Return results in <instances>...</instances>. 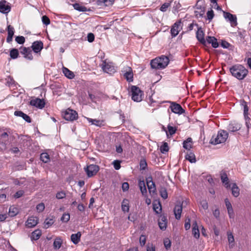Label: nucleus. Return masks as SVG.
Returning <instances> with one entry per match:
<instances>
[{"label": "nucleus", "mask_w": 251, "mask_h": 251, "mask_svg": "<svg viewBox=\"0 0 251 251\" xmlns=\"http://www.w3.org/2000/svg\"><path fill=\"white\" fill-rule=\"evenodd\" d=\"M232 75L239 80L243 79L247 75L248 71L242 65L237 64L229 69Z\"/></svg>", "instance_id": "obj_1"}, {"label": "nucleus", "mask_w": 251, "mask_h": 251, "mask_svg": "<svg viewBox=\"0 0 251 251\" xmlns=\"http://www.w3.org/2000/svg\"><path fill=\"white\" fill-rule=\"evenodd\" d=\"M169 63V58L167 56L161 55L152 59L151 62V66L153 69H163L167 66Z\"/></svg>", "instance_id": "obj_2"}, {"label": "nucleus", "mask_w": 251, "mask_h": 251, "mask_svg": "<svg viewBox=\"0 0 251 251\" xmlns=\"http://www.w3.org/2000/svg\"><path fill=\"white\" fill-rule=\"evenodd\" d=\"M228 136L227 132L224 130H221L218 131L216 135H213L210 141L211 144L217 145L225 143Z\"/></svg>", "instance_id": "obj_3"}, {"label": "nucleus", "mask_w": 251, "mask_h": 251, "mask_svg": "<svg viewBox=\"0 0 251 251\" xmlns=\"http://www.w3.org/2000/svg\"><path fill=\"white\" fill-rule=\"evenodd\" d=\"M8 129L0 128V150H5L8 141V136L10 134Z\"/></svg>", "instance_id": "obj_4"}, {"label": "nucleus", "mask_w": 251, "mask_h": 251, "mask_svg": "<svg viewBox=\"0 0 251 251\" xmlns=\"http://www.w3.org/2000/svg\"><path fill=\"white\" fill-rule=\"evenodd\" d=\"M130 92L131 93V99L133 100L140 102L142 100L143 93L139 87L136 86H132Z\"/></svg>", "instance_id": "obj_5"}, {"label": "nucleus", "mask_w": 251, "mask_h": 251, "mask_svg": "<svg viewBox=\"0 0 251 251\" xmlns=\"http://www.w3.org/2000/svg\"><path fill=\"white\" fill-rule=\"evenodd\" d=\"M78 118L77 113L74 110L68 108L64 111V119L67 121H73Z\"/></svg>", "instance_id": "obj_6"}, {"label": "nucleus", "mask_w": 251, "mask_h": 251, "mask_svg": "<svg viewBox=\"0 0 251 251\" xmlns=\"http://www.w3.org/2000/svg\"><path fill=\"white\" fill-rule=\"evenodd\" d=\"M87 176L89 177H92L97 174L100 170L99 166L97 165L91 164L84 168Z\"/></svg>", "instance_id": "obj_7"}, {"label": "nucleus", "mask_w": 251, "mask_h": 251, "mask_svg": "<svg viewBox=\"0 0 251 251\" xmlns=\"http://www.w3.org/2000/svg\"><path fill=\"white\" fill-rule=\"evenodd\" d=\"M101 68L104 72L110 75L116 72L115 68L112 63L103 61L101 64Z\"/></svg>", "instance_id": "obj_8"}, {"label": "nucleus", "mask_w": 251, "mask_h": 251, "mask_svg": "<svg viewBox=\"0 0 251 251\" xmlns=\"http://www.w3.org/2000/svg\"><path fill=\"white\" fill-rule=\"evenodd\" d=\"M122 72L124 77L127 81L132 82L133 81V75L132 70L131 67L126 66L123 68Z\"/></svg>", "instance_id": "obj_9"}, {"label": "nucleus", "mask_w": 251, "mask_h": 251, "mask_svg": "<svg viewBox=\"0 0 251 251\" xmlns=\"http://www.w3.org/2000/svg\"><path fill=\"white\" fill-rule=\"evenodd\" d=\"M223 14L224 18L230 22L232 26H235L237 25V22L236 15L225 11L223 12Z\"/></svg>", "instance_id": "obj_10"}, {"label": "nucleus", "mask_w": 251, "mask_h": 251, "mask_svg": "<svg viewBox=\"0 0 251 251\" xmlns=\"http://www.w3.org/2000/svg\"><path fill=\"white\" fill-rule=\"evenodd\" d=\"M11 8L8 3L5 0L0 1V12L3 14H8L11 11Z\"/></svg>", "instance_id": "obj_11"}, {"label": "nucleus", "mask_w": 251, "mask_h": 251, "mask_svg": "<svg viewBox=\"0 0 251 251\" xmlns=\"http://www.w3.org/2000/svg\"><path fill=\"white\" fill-rule=\"evenodd\" d=\"M30 104L39 109H42L45 107V102L44 99L35 98L30 101Z\"/></svg>", "instance_id": "obj_12"}, {"label": "nucleus", "mask_w": 251, "mask_h": 251, "mask_svg": "<svg viewBox=\"0 0 251 251\" xmlns=\"http://www.w3.org/2000/svg\"><path fill=\"white\" fill-rule=\"evenodd\" d=\"M171 105L170 108L173 112L176 114H181L185 112V110L182 108L181 106L175 102H171Z\"/></svg>", "instance_id": "obj_13"}, {"label": "nucleus", "mask_w": 251, "mask_h": 251, "mask_svg": "<svg viewBox=\"0 0 251 251\" xmlns=\"http://www.w3.org/2000/svg\"><path fill=\"white\" fill-rule=\"evenodd\" d=\"M20 52L24 55V57L29 60L33 59L32 50L29 48L21 47L20 48Z\"/></svg>", "instance_id": "obj_14"}, {"label": "nucleus", "mask_w": 251, "mask_h": 251, "mask_svg": "<svg viewBox=\"0 0 251 251\" xmlns=\"http://www.w3.org/2000/svg\"><path fill=\"white\" fill-rule=\"evenodd\" d=\"M242 125L238 122L233 121L230 122L227 126V129L229 132H234L241 129Z\"/></svg>", "instance_id": "obj_15"}, {"label": "nucleus", "mask_w": 251, "mask_h": 251, "mask_svg": "<svg viewBox=\"0 0 251 251\" xmlns=\"http://www.w3.org/2000/svg\"><path fill=\"white\" fill-rule=\"evenodd\" d=\"M31 48L35 53H40L41 50L43 48V43L41 41H35L32 43Z\"/></svg>", "instance_id": "obj_16"}, {"label": "nucleus", "mask_w": 251, "mask_h": 251, "mask_svg": "<svg viewBox=\"0 0 251 251\" xmlns=\"http://www.w3.org/2000/svg\"><path fill=\"white\" fill-rule=\"evenodd\" d=\"M196 37L201 44L206 46V41L204 38V33L201 27L198 28V30L196 32Z\"/></svg>", "instance_id": "obj_17"}, {"label": "nucleus", "mask_w": 251, "mask_h": 251, "mask_svg": "<svg viewBox=\"0 0 251 251\" xmlns=\"http://www.w3.org/2000/svg\"><path fill=\"white\" fill-rule=\"evenodd\" d=\"M38 219L37 217L31 216L29 217L26 222V226L28 228H31L37 225Z\"/></svg>", "instance_id": "obj_18"}, {"label": "nucleus", "mask_w": 251, "mask_h": 251, "mask_svg": "<svg viewBox=\"0 0 251 251\" xmlns=\"http://www.w3.org/2000/svg\"><path fill=\"white\" fill-rule=\"evenodd\" d=\"M181 25V22L179 21L178 22H176L171 29V33L172 37H176L179 33V31L180 30L179 29V26Z\"/></svg>", "instance_id": "obj_19"}, {"label": "nucleus", "mask_w": 251, "mask_h": 251, "mask_svg": "<svg viewBox=\"0 0 251 251\" xmlns=\"http://www.w3.org/2000/svg\"><path fill=\"white\" fill-rule=\"evenodd\" d=\"M167 218L164 215H161L158 219V225L160 229L165 230L167 227Z\"/></svg>", "instance_id": "obj_20"}, {"label": "nucleus", "mask_w": 251, "mask_h": 251, "mask_svg": "<svg viewBox=\"0 0 251 251\" xmlns=\"http://www.w3.org/2000/svg\"><path fill=\"white\" fill-rule=\"evenodd\" d=\"M182 210V204H177L174 209L175 217L177 220L180 219Z\"/></svg>", "instance_id": "obj_21"}, {"label": "nucleus", "mask_w": 251, "mask_h": 251, "mask_svg": "<svg viewBox=\"0 0 251 251\" xmlns=\"http://www.w3.org/2000/svg\"><path fill=\"white\" fill-rule=\"evenodd\" d=\"M206 43L211 44L214 48H217L219 47V44L217 39L214 37L207 36L206 39Z\"/></svg>", "instance_id": "obj_22"}, {"label": "nucleus", "mask_w": 251, "mask_h": 251, "mask_svg": "<svg viewBox=\"0 0 251 251\" xmlns=\"http://www.w3.org/2000/svg\"><path fill=\"white\" fill-rule=\"evenodd\" d=\"M8 35L6 38V41L8 43H10L13 39V36L14 34V28L10 25L7 26Z\"/></svg>", "instance_id": "obj_23"}, {"label": "nucleus", "mask_w": 251, "mask_h": 251, "mask_svg": "<svg viewBox=\"0 0 251 251\" xmlns=\"http://www.w3.org/2000/svg\"><path fill=\"white\" fill-rule=\"evenodd\" d=\"M192 234L196 239L200 237V231L196 221H195L192 224Z\"/></svg>", "instance_id": "obj_24"}, {"label": "nucleus", "mask_w": 251, "mask_h": 251, "mask_svg": "<svg viewBox=\"0 0 251 251\" xmlns=\"http://www.w3.org/2000/svg\"><path fill=\"white\" fill-rule=\"evenodd\" d=\"M14 115L16 116L22 117L26 122L28 123L31 122V118L30 117L21 111H15Z\"/></svg>", "instance_id": "obj_25"}, {"label": "nucleus", "mask_w": 251, "mask_h": 251, "mask_svg": "<svg viewBox=\"0 0 251 251\" xmlns=\"http://www.w3.org/2000/svg\"><path fill=\"white\" fill-rule=\"evenodd\" d=\"M221 179L223 183L225 184V186L226 188H229L230 185L229 183L228 178L225 172H222L221 173Z\"/></svg>", "instance_id": "obj_26"}, {"label": "nucleus", "mask_w": 251, "mask_h": 251, "mask_svg": "<svg viewBox=\"0 0 251 251\" xmlns=\"http://www.w3.org/2000/svg\"><path fill=\"white\" fill-rule=\"evenodd\" d=\"M81 233L80 232H78L75 234H72L71 236V239L74 244H77L80 241Z\"/></svg>", "instance_id": "obj_27"}, {"label": "nucleus", "mask_w": 251, "mask_h": 251, "mask_svg": "<svg viewBox=\"0 0 251 251\" xmlns=\"http://www.w3.org/2000/svg\"><path fill=\"white\" fill-rule=\"evenodd\" d=\"M138 185L142 195H145L147 194V191L144 181L140 180Z\"/></svg>", "instance_id": "obj_28"}, {"label": "nucleus", "mask_w": 251, "mask_h": 251, "mask_svg": "<svg viewBox=\"0 0 251 251\" xmlns=\"http://www.w3.org/2000/svg\"><path fill=\"white\" fill-rule=\"evenodd\" d=\"M232 194L235 197H237L240 194V190L236 183L232 184L231 187Z\"/></svg>", "instance_id": "obj_29"}, {"label": "nucleus", "mask_w": 251, "mask_h": 251, "mask_svg": "<svg viewBox=\"0 0 251 251\" xmlns=\"http://www.w3.org/2000/svg\"><path fill=\"white\" fill-rule=\"evenodd\" d=\"M42 232L40 229H36L32 232L31 238L32 240H37L41 236Z\"/></svg>", "instance_id": "obj_30"}, {"label": "nucleus", "mask_w": 251, "mask_h": 251, "mask_svg": "<svg viewBox=\"0 0 251 251\" xmlns=\"http://www.w3.org/2000/svg\"><path fill=\"white\" fill-rule=\"evenodd\" d=\"M185 159L189 161L191 163H195L196 161L194 153L191 151L187 153L185 156Z\"/></svg>", "instance_id": "obj_31"}, {"label": "nucleus", "mask_w": 251, "mask_h": 251, "mask_svg": "<svg viewBox=\"0 0 251 251\" xmlns=\"http://www.w3.org/2000/svg\"><path fill=\"white\" fill-rule=\"evenodd\" d=\"M129 201L127 199H124L122 203V209L124 212H128L129 211Z\"/></svg>", "instance_id": "obj_32"}, {"label": "nucleus", "mask_w": 251, "mask_h": 251, "mask_svg": "<svg viewBox=\"0 0 251 251\" xmlns=\"http://www.w3.org/2000/svg\"><path fill=\"white\" fill-rule=\"evenodd\" d=\"M87 120L88 121V122L91 123L92 125H94L98 126H100L103 125V121H100L97 119H93L89 118H87Z\"/></svg>", "instance_id": "obj_33"}, {"label": "nucleus", "mask_w": 251, "mask_h": 251, "mask_svg": "<svg viewBox=\"0 0 251 251\" xmlns=\"http://www.w3.org/2000/svg\"><path fill=\"white\" fill-rule=\"evenodd\" d=\"M64 75L69 79H73L75 77L74 73L65 67H64Z\"/></svg>", "instance_id": "obj_34"}, {"label": "nucleus", "mask_w": 251, "mask_h": 251, "mask_svg": "<svg viewBox=\"0 0 251 251\" xmlns=\"http://www.w3.org/2000/svg\"><path fill=\"white\" fill-rule=\"evenodd\" d=\"M9 55L10 57L13 59L17 58L19 55V52L17 49H12L9 52Z\"/></svg>", "instance_id": "obj_35"}, {"label": "nucleus", "mask_w": 251, "mask_h": 251, "mask_svg": "<svg viewBox=\"0 0 251 251\" xmlns=\"http://www.w3.org/2000/svg\"><path fill=\"white\" fill-rule=\"evenodd\" d=\"M192 140L191 138H188L183 143V147L184 149L190 150L192 148Z\"/></svg>", "instance_id": "obj_36"}, {"label": "nucleus", "mask_w": 251, "mask_h": 251, "mask_svg": "<svg viewBox=\"0 0 251 251\" xmlns=\"http://www.w3.org/2000/svg\"><path fill=\"white\" fill-rule=\"evenodd\" d=\"M73 6L75 9L78 11L85 12L87 11V8L79 3H75L73 4Z\"/></svg>", "instance_id": "obj_37"}, {"label": "nucleus", "mask_w": 251, "mask_h": 251, "mask_svg": "<svg viewBox=\"0 0 251 251\" xmlns=\"http://www.w3.org/2000/svg\"><path fill=\"white\" fill-rule=\"evenodd\" d=\"M19 212L18 209L14 206H11L9 209L8 214L11 217L16 216Z\"/></svg>", "instance_id": "obj_38"}, {"label": "nucleus", "mask_w": 251, "mask_h": 251, "mask_svg": "<svg viewBox=\"0 0 251 251\" xmlns=\"http://www.w3.org/2000/svg\"><path fill=\"white\" fill-rule=\"evenodd\" d=\"M62 244V240L61 238H56L53 242V248L55 250L59 249Z\"/></svg>", "instance_id": "obj_39"}, {"label": "nucleus", "mask_w": 251, "mask_h": 251, "mask_svg": "<svg viewBox=\"0 0 251 251\" xmlns=\"http://www.w3.org/2000/svg\"><path fill=\"white\" fill-rule=\"evenodd\" d=\"M40 159L44 163H48L50 161V155L46 152L42 153L40 155Z\"/></svg>", "instance_id": "obj_40"}, {"label": "nucleus", "mask_w": 251, "mask_h": 251, "mask_svg": "<svg viewBox=\"0 0 251 251\" xmlns=\"http://www.w3.org/2000/svg\"><path fill=\"white\" fill-rule=\"evenodd\" d=\"M227 238H228V241L229 244V246L231 248H232L233 246L234 245V238L233 234L232 233L227 232Z\"/></svg>", "instance_id": "obj_41"}, {"label": "nucleus", "mask_w": 251, "mask_h": 251, "mask_svg": "<svg viewBox=\"0 0 251 251\" xmlns=\"http://www.w3.org/2000/svg\"><path fill=\"white\" fill-rule=\"evenodd\" d=\"M169 148L168 143L164 142L163 145L160 148V151L161 153H165L169 151Z\"/></svg>", "instance_id": "obj_42"}, {"label": "nucleus", "mask_w": 251, "mask_h": 251, "mask_svg": "<svg viewBox=\"0 0 251 251\" xmlns=\"http://www.w3.org/2000/svg\"><path fill=\"white\" fill-rule=\"evenodd\" d=\"M161 197L163 199H166L168 198V193L165 187H161L159 190Z\"/></svg>", "instance_id": "obj_43"}, {"label": "nucleus", "mask_w": 251, "mask_h": 251, "mask_svg": "<svg viewBox=\"0 0 251 251\" xmlns=\"http://www.w3.org/2000/svg\"><path fill=\"white\" fill-rule=\"evenodd\" d=\"M54 223V220L52 219L47 218L44 222V227L46 228H49Z\"/></svg>", "instance_id": "obj_44"}, {"label": "nucleus", "mask_w": 251, "mask_h": 251, "mask_svg": "<svg viewBox=\"0 0 251 251\" xmlns=\"http://www.w3.org/2000/svg\"><path fill=\"white\" fill-rule=\"evenodd\" d=\"M15 41L19 44H23L25 42V38L23 36H18L16 37Z\"/></svg>", "instance_id": "obj_45"}, {"label": "nucleus", "mask_w": 251, "mask_h": 251, "mask_svg": "<svg viewBox=\"0 0 251 251\" xmlns=\"http://www.w3.org/2000/svg\"><path fill=\"white\" fill-rule=\"evenodd\" d=\"M146 181L147 185L150 183H151L152 185L153 191L156 190L155 185V183L152 181V178L151 176H149L146 178Z\"/></svg>", "instance_id": "obj_46"}, {"label": "nucleus", "mask_w": 251, "mask_h": 251, "mask_svg": "<svg viewBox=\"0 0 251 251\" xmlns=\"http://www.w3.org/2000/svg\"><path fill=\"white\" fill-rule=\"evenodd\" d=\"M170 6V3L169 2H165L163 3L160 8V11L162 12H165L167 11V8Z\"/></svg>", "instance_id": "obj_47"}, {"label": "nucleus", "mask_w": 251, "mask_h": 251, "mask_svg": "<svg viewBox=\"0 0 251 251\" xmlns=\"http://www.w3.org/2000/svg\"><path fill=\"white\" fill-rule=\"evenodd\" d=\"M42 21L43 23L46 25H47L50 24V20L49 18L46 15L42 16Z\"/></svg>", "instance_id": "obj_48"}, {"label": "nucleus", "mask_w": 251, "mask_h": 251, "mask_svg": "<svg viewBox=\"0 0 251 251\" xmlns=\"http://www.w3.org/2000/svg\"><path fill=\"white\" fill-rule=\"evenodd\" d=\"M164 245L165 248L167 250H168L171 248V242L168 238H166L164 240Z\"/></svg>", "instance_id": "obj_49"}, {"label": "nucleus", "mask_w": 251, "mask_h": 251, "mask_svg": "<svg viewBox=\"0 0 251 251\" xmlns=\"http://www.w3.org/2000/svg\"><path fill=\"white\" fill-rule=\"evenodd\" d=\"M147 166V164L145 160H141L140 162V169L141 170H145Z\"/></svg>", "instance_id": "obj_50"}, {"label": "nucleus", "mask_w": 251, "mask_h": 251, "mask_svg": "<svg viewBox=\"0 0 251 251\" xmlns=\"http://www.w3.org/2000/svg\"><path fill=\"white\" fill-rule=\"evenodd\" d=\"M167 128H168V132L170 135H172L176 133V127L172 126L170 125H168Z\"/></svg>", "instance_id": "obj_51"}, {"label": "nucleus", "mask_w": 251, "mask_h": 251, "mask_svg": "<svg viewBox=\"0 0 251 251\" xmlns=\"http://www.w3.org/2000/svg\"><path fill=\"white\" fill-rule=\"evenodd\" d=\"M201 206L204 209L207 210L208 208V204L206 200H202L200 202Z\"/></svg>", "instance_id": "obj_52"}, {"label": "nucleus", "mask_w": 251, "mask_h": 251, "mask_svg": "<svg viewBox=\"0 0 251 251\" xmlns=\"http://www.w3.org/2000/svg\"><path fill=\"white\" fill-rule=\"evenodd\" d=\"M37 210L39 212H42L45 209V205L43 203L41 202L36 206Z\"/></svg>", "instance_id": "obj_53"}, {"label": "nucleus", "mask_w": 251, "mask_h": 251, "mask_svg": "<svg viewBox=\"0 0 251 251\" xmlns=\"http://www.w3.org/2000/svg\"><path fill=\"white\" fill-rule=\"evenodd\" d=\"M112 164L114 166V169L116 170H119L121 168L120 161L118 160H114Z\"/></svg>", "instance_id": "obj_54"}, {"label": "nucleus", "mask_w": 251, "mask_h": 251, "mask_svg": "<svg viewBox=\"0 0 251 251\" xmlns=\"http://www.w3.org/2000/svg\"><path fill=\"white\" fill-rule=\"evenodd\" d=\"M214 12L212 10H210L207 11V19L209 21H211L214 17Z\"/></svg>", "instance_id": "obj_55"}, {"label": "nucleus", "mask_w": 251, "mask_h": 251, "mask_svg": "<svg viewBox=\"0 0 251 251\" xmlns=\"http://www.w3.org/2000/svg\"><path fill=\"white\" fill-rule=\"evenodd\" d=\"M146 236L143 235H141V236L140 237V239H139V242H140V244L141 246H144L146 243Z\"/></svg>", "instance_id": "obj_56"}, {"label": "nucleus", "mask_w": 251, "mask_h": 251, "mask_svg": "<svg viewBox=\"0 0 251 251\" xmlns=\"http://www.w3.org/2000/svg\"><path fill=\"white\" fill-rule=\"evenodd\" d=\"M24 194V191L23 190H19L17 191L14 195V197L16 199L19 198L23 196Z\"/></svg>", "instance_id": "obj_57"}, {"label": "nucleus", "mask_w": 251, "mask_h": 251, "mask_svg": "<svg viewBox=\"0 0 251 251\" xmlns=\"http://www.w3.org/2000/svg\"><path fill=\"white\" fill-rule=\"evenodd\" d=\"M95 36L93 33H89L87 35V40L89 42L91 43L94 41Z\"/></svg>", "instance_id": "obj_58"}, {"label": "nucleus", "mask_w": 251, "mask_h": 251, "mask_svg": "<svg viewBox=\"0 0 251 251\" xmlns=\"http://www.w3.org/2000/svg\"><path fill=\"white\" fill-rule=\"evenodd\" d=\"M227 213L230 219H233L234 218V213L233 208L227 210Z\"/></svg>", "instance_id": "obj_59"}, {"label": "nucleus", "mask_w": 251, "mask_h": 251, "mask_svg": "<svg viewBox=\"0 0 251 251\" xmlns=\"http://www.w3.org/2000/svg\"><path fill=\"white\" fill-rule=\"evenodd\" d=\"M225 202L227 210L232 208V205L228 199L226 198L225 200Z\"/></svg>", "instance_id": "obj_60"}, {"label": "nucleus", "mask_w": 251, "mask_h": 251, "mask_svg": "<svg viewBox=\"0 0 251 251\" xmlns=\"http://www.w3.org/2000/svg\"><path fill=\"white\" fill-rule=\"evenodd\" d=\"M122 190L123 191H126L129 189V184L127 182H124L122 184Z\"/></svg>", "instance_id": "obj_61"}, {"label": "nucleus", "mask_w": 251, "mask_h": 251, "mask_svg": "<svg viewBox=\"0 0 251 251\" xmlns=\"http://www.w3.org/2000/svg\"><path fill=\"white\" fill-rule=\"evenodd\" d=\"M244 114H249V108L247 104V102L245 101H244Z\"/></svg>", "instance_id": "obj_62"}, {"label": "nucleus", "mask_w": 251, "mask_h": 251, "mask_svg": "<svg viewBox=\"0 0 251 251\" xmlns=\"http://www.w3.org/2000/svg\"><path fill=\"white\" fill-rule=\"evenodd\" d=\"M114 0H102V1L105 4V5L108 6L112 5L114 2Z\"/></svg>", "instance_id": "obj_63"}, {"label": "nucleus", "mask_w": 251, "mask_h": 251, "mask_svg": "<svg viewBox=\"0 0 251 251\" xmlns=\"http://www.w3.org/2000/svg\"><path fill=\"white\" fill-rule=\"evenodd\" d=\"M221 46L224 48H228L230 46V44L225 41H223L221 43Z\"/></svg>", "instance_id": "obj_64"}]
</instances>
